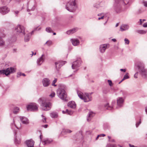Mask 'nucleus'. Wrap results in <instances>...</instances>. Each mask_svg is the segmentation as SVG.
I'll return each mask as SVG.
<instances>
[{
  "mask_svg": "<svg viewBox=\"0 0 147 147\" xmlns=\"http://www.w3.org/2000/svg\"><path fill=\"white\" fill-rule=\"evenodd\" d=\"M128 73H127L123 77V78L125 80L129 78V77L128 75Z\"/></svg>",
  "mask_w": 147,
  "mask_h": 147,
  "instance_id": "nucleus-37",
  "label": "nucleus"
},
{
  "mask_svg": "<svg viewBox=\"0 0 147 147\" xmlns=\"http://www.w3.org/2000/svg\"><path fill=\"white\" fill-rule=\"evenodd\" d=\"M28 111H36L38 110V105L35 103H32L27 106Z\"/></svg>",
  "mask_w": 147,
  "mask_h": 147,
  "instance_id": "nucleus-7",
  "label": "nucleus"
},
{
  "mask_svg": "<svg viewBox=\"0 0 147 147\" xmlns=\"http://www.w3.org/2000/svg\"><path fill=\"white\" fill-rule=\"evenodd\" d=\"M138 72H137L134 75V77L136 78H138Z\"/></svg>",
  "mask_w": 147,
  "mask_h": 147,
  "instance_id": "nucleus-49",
  "label": "nucleus"
},
{
  "mask_svg": "<svg viewBox=\"0 0 147 147\" xmlns=\"http://www.w3.org/2000/svg\"><path fill=\"white\" fill-rule=\"evenodd\" d=\"M15 13L16 14H17L19 13V11H15Z\"/></svg>",
  "mask_w": 147,
  "mask_h": 147,
  "instance_id": "nucleus-61",
  "label": "nucleus"
},
{
  "mask_svg": "<svg viewBox=\"0 0 147 147\" xmlns=\"http://www.w3.org/2000/svg\"><path fill=\"white\" fill-rule=\"evenodd\" d=\"M20 119L23 123L27 124L29 123V120L26 117L22 116L20 117Z\"/></svg>",
  "mask_w": 147,
  "mask_h": 147,
  "instance_id": "nucleus-16",
  "label": "nucleus"
},
{
  "mask_svg": "<svg viewBox=\"0 0 147 147\" xmlns=\"http://www.w3.org/2000/svg\"><path fill=\"white\" fill-rule=\"evenodd\" d=\"M45 59L44 54L42 55L41 56L38 58L37 61V63L38 65H40L43 62Z\"/></svg>",
  "mask_w": 147,
  "mask_h": 147,
  "instance_id": "nucleus-13",
  "label": "nucleus"
},
{
  "mask_svg": "<svg viewBox=\"0 0 147 147\" xmlns=\"http://www.w3.org/2000/svg\"><path fill=\"white\" fill-rule=\"evenodd\" d=\"M129 28V26L128 24H123L120 27V30L121 31L127 30Z\"/></svg>",
  "mask_w": 147,
  "mask_h": 147,
  "instance_id": "nucleus-17",
  "label": "nucleus"
},
{
  "mask_svg": "<svg viewBox=\"0 0 147 147\" xmlns=\"http://www.w3.org/2000/svg\"><path fill=\"white\" fill-rule=\"evenodd\" d=\"M115 102L113 101L112 102V105L110 106L109 104L107 103L104 105V108L107 110H111L113 108L114 105L115 104Z\"/></svg>",
  "mask_w": 147,
  "mask_h": 147,
  "instance_id": "nucleus-14",
  "label": "nucleus"
},
{
  "mask_svg": "<svg viewBox=\"0 0 147 147\" xmlns=\"http://www.w3.org/2000/svg\"><path fill=\"white\" fill-rule=\"evenodd\" d=\"M124 41L125 44H127L128 45L129 44V41L128 39L126 38H125L124 39Z\"/></svg>",
  "mask_w": 147,
  "mask_h": 147,
  "instance_id": "nucleus-38",
  "label": "nucleus"
},
{
  "mask_svg": "<svg viewBox=\"0 0 147 147\" xmlns=\"http://www.w3.org/2000/svg\"><path fill=\"white\" fill-rule=\"evenodd\" d=\"M81 63V61L80 59L73 62L71 66L72 69L77 70L78 68L80 66Z\"/></svg>",
  "mask_w": 147,
  "mask_h": 147,
  "instance_id": "nucleus-9",
  "label": "nucleus"
},
{
  "mask_svg": "<svg viewBox=\"0 0 147 147\" xmlns=\"http://www.w3.org/2000/svg\"><path fill=\"white\" fill-rule=\"evenodd\" d=\"M112 41L114 42H115L116 41V40L115 39V38H113L112 39Z\"/></svg>",
  "mask_w": 147,
  "mask_h": 147,
  "instance_id": "nucleus-59",
  "label": "nucleus"
},
{
  "mask_svg": "<svg viewBox=\"0 0 147 147\" xmlns=\"http://www.w3.org/2000/svg\"><path fill=\"white\" fill-rule=\"evenodd\" d=\"M65 131L66 133H71L72 132V131H71L70 130H69V129H65Z\"/></svg>",
  "mask_w": 147,
  "mask_h": 147,
  "instance_id": "nucleus-48",
  "label": "nucleus"
},
{
  "mask_svg": "<svg viewBox=\"0 0 147 147\" xmlns=\"http://www.w3.org/2000/svg\"><path fill=\"white\" fill-rule=\"evenodd\" d=\"M46 31L48 32H52L53 30L51 28L48 27L46 28Z\"/></svg>",
  "mask_w": 147,
  "mask_h": 147,
  "instance_id": "nucleus-33",
  "label": "nucleus"
},
{
  "mask_svg": "<svg viewBox=\"0 0 147 147\" xmlns=\"http://www.w3.org/2000/svg\"><path fill=\"white\" fill-rule=\"evenodd\" d=\"M137 67L139 70V72L143 78H147V70L144 68V65L143 63L141 61L138 62Z\"/></svg>",
  "mask_w": 147,
  "mask_h": 147,
  "instance_id": "nucleus-1",
  "label": "nucleus"
},
{
  "mask_svg": "<svg viewBox=\"0 0 147 147\" xmlns=\"http://www.w3.org/2000/svg\"><path fill=\"white\" fill-rule=\"evenodd\" d=\"M121 3L119 0H115L113 9L116 13H119L121 11V7L120 6Z\"/></svg>",
  "mask_w": 147,
  "mask_h": 147,
  "instance_id": "nucleus-6",
  "label": "nucleus"
},
{
  "mask_svg": "<svg viewBox=\"0 0 147 147\" xmlns=\"http://www.w3.org/2000/svg\"><path fill=\"white\" fill-rule=\"evenodd\" d=\"M46 118L45 117L44 118V119H43L42 120V122L44 123H46Z\"/></svg>",
  "mask_w": 147,
  "mask_h": 147,
  "instance_id": "nucleus-52",
  "label": "nucleus"
},
{
  "mask_svg": "<svg viewBox=\"0 0 147 147\" xmlns=\"http://www.w3.org/2000/svg\"><path fill=\"white\" fill-rule=\"evenodd\" d=\"M120 70L121 71H123L124 72H125L126 71V69H121Z\"/></svg>",
  "mask_w": 147,
  "mask_h": 147,
  "instance_id": "nucleus-53",
  "label": "nucleus"
},
{
  "mask_svg": "<svg viewBox=\"0 0 147 147\" xmlns=\"http://www.w3.org/2000/svg\"><path fill=\"white\" fill-rule=\"evenodd\" d=\"M107 47V44H103L100 45L99 49L101 53H104Z\"/></svg>",
  "mask_w": 147,
  "mask_h": 147,
  "instance_id": "nucleus-18",
  "label": "nucleus"
},
{
  "mask_svg": "<svg viewBox=\"0 0 147 147\" xmlns=\"http://www.w3.org/2000/svg\"><path fill=\"white\" fill-rule=\"evenodd\" d=\"M35 9V7L34 6L31 9V10L32 11H33Z\"/></svg>",
  "mask_w": 147,
  "mask_h": 147,
  "instance_id": "nucleus-63",
  "label": "nucleus"
},
{
  "mask_svg": "<svg viewBox=\"0 0 147 147\" xmlns=\"http://www.w3.org/2000/svg\"><path fill=\"white\" fill-rule=\"evenodd\" d=\"M65 62L58 61L56 62L55 63L56 67L57 69L60 68L61 66L65 64Z\"/></svg>",
  "mask_w": 147,
  "mask_h": 147,
  "instance_id": "nucleus-20",
  "label": "nucleus"
},
{
  "mask_svg": "<svg viewBox=\"0 0 147 147\" xmlns=\"http://www.w3.org/2000/svg\"><path fill=\"white\" fill-rule=\"evenodd\" d=\"M109 90L107 89H104L103 91V93L106 94L108 92Z\"/></svg>",
  "mask_w": 147,
  "mask_h": 147,
  "instance_id": "nucleus-40",
  "label": "nucleus"
},
{
  "mask_svg": "<svg viewBox=\"0 0 147 147\" xmlns=\"http://www.w3.org/2000/svg\"><path fill=\"white\" fill-rule=\"evenodd\" d=\"M5 45V41L2 38L0 37V46H3Z\"/></svg>",
  "mask_w": 147,
  "mask_h": 147,
  "instance_id": "nucleus-30",
  "label": "nucleus"
},
{
  "mask_svg": "<svg viewBox=\"0 0 147 147\" xmlns=\"http://www.w3.org/2000/svg\"><path fill=\"white\" fill-rule=\"evenodd\" d=\"M124 101V98L122 97H119L117 99V103L119 107H121Z\"/></svg>",
  "mask_w": 147,
  "mask_h": 147,
  "instance_id": "nucleus-11",
  "label": "nucleus"
},
{
  "mask_svg": "<svg viewBox=\"0 0 147 147\" xmlns=\"http://www.w3.org/2000/svg\"><path fill=\"white\" fill-rule=\"evenodd\" d=\"M25 33L26 35L25 37L24 41L26 42H28L30 38V33L27 34L26 32Z\"/></svg>",
  "mask_w": 147,
  "mask_h": 147,
  "instance_id": "nucleus-25",
  "label": "nucleus"
},
{
  "mask_svg": "<svg viewBox=\"0 0 147 147\" xmlns=\"http://www.w3.org/2000/svg\"><path fill=\"white\" fill-rule=\"evenodd\" d=\"M140 24H141L142 22V20L140 19Z\"/></svg>",
  "mask_w": 147,
  "mask_h": 147,
  "instance_id": "nucleus-62",
  "label": "nucleus"
},
{
  "mask_svg": "<svg viewBox=\"0 0 147 147\" xmlns=\"http://www.w3.org/2000/svg\"><path fill=\"white\" fill-rule=\"evenodd\" d=\"M104 18V16H103L99 18H98V20H100V19H103Z\"/></svg>",
  "mask_w": 147,
  "mask_h": 147,
  "instance_id": "nucleus-54",
  "label": "nucleus"
},
{
  "mask_svg": "<svg viewBox=\"0 0 147 147\" xmlns=\"http://www.w3.org/2000/svg\"><path fill=\"white\" fill-rule=\"evenodd\" d=\"M109 147H116L115 144H111L109 145Z\"/></svg>",
  "mask_w": 147,
  "mask_h": 147,
  "instance_id": "nucleus-50",
  "label": "nucleus"
},
{
  "mask_svg": "<svg viewBox=\"0 0 147 147\" xmlns=\"http://www.w3.org/2000/svg\"><path fill=\"white\" fill-rule=\"evenodd\" d=\"M5 36L3 30L0 29V37L3 38L5 37Z\"/></svg>",
  "mask_w": 147,
  "mask_h": 147,
  "instance_id": "nucleus-29",
  "label": "nucleus"
},
{
  "mask_svg": "<svg viewBox=\"0 0 147 147\" xmlns=\"http://www.w3.org/2000/svg\"><path fill=\"white\" fill-rule=\"evenodd\" d=\"M9 39L10 41V42L12 43H13L16 41V38L15 36H13L12 37L10 38Z\"/></svg>",
  "mask_w": 147,
  "mask_h": 147,
  "instance_id": "nucleus-27",
  "label": "nucleus"
},
{
  "mask_svg": "<svg viewBox=\"0 0 147 147\" xmlns=\"http://www.w3.org/2000/svg\"><path fill=\"white\" fill-rule=\"evenodd\" d=\"M51 117L53 118H56L58 116L57 113L55 112H53L50 114Z\"/></svg>",
  "mask_w": 147,
  "mask_h": 147,
  "instance_id": "nucleus-24",
  "label": "nucleus"
},
{
  "mask_svg": "<svg viewBox=\"0 0 147 147\" xmlns=\"http://www.w3.org/2000/svg\"><path fill=\"white\" fill-rule=\"evenodd\" d=\"M57 94L58 97L61 99L65 101L67 98V94L65 90L61 88L57 90Z\"/></svg>",
  "mask_w": 147,
  "mask_h": 147,
  "instance_id": "nucleus-5",
  "label": "nucleus"
},
{
  "mask_svg": "<svg viewBox=\"0 0 147 147\" xmlns=\"http://www.w3.org/2000/svg\"><path fill=\"white\" fill-rule=\"evenodd\" d=\"M14 142L15 144H19L20 142V139L19 140H17L16 137Z\"/></svg>",
  "mask_w": 147,
  "mask_h": 147,
  "instance_id": "nucleus-34",
  "label": "nucleus"
},
{
  "mask_svg": "<svg viewBox=\"0 0 147 147\" xmlns=\"http://www.w3.org/2000/svg\"><path fill=\"white\" fill-rule=\"evenodd\" d=\"M9 70H10V72L11 73H13L16 71V69L15 68L11 67L10 68H9Z\"/></svg>",
  "mask_w": 147,
  "mask_h": 147,
  "instance_id": "nucleus-35",
  "label": "nucleus"
},
{
  "mask_svg": "<svg viewBox=\"0 0 147 147\" xmlns=\"http://www.w3.org/2000/svg\"><path fill=\"white\" fill-rule=\"evenodd\" d=\"M66 111L68 114L69 115H71L73 113L71 111H69L68 109L66 110Z\"/></svg>",
  "mask_w": 147,
  "mask_h": 147,
  "instance_id": "nucleus-43",
  "label": "nucleus"
},
{
  "mask_svg": "<svg viewBox=\"0 0 147 147\" xmlns=\"http://www.w3.org/2000/svg\"><path fill=\"white\" fill-rule=\"evenodd\" d=\"M145 111L146 113L147 114V107L145 108Z\"/></svg>",
  "mask_w": 147,
  "mask_h": 147,
  "instance_id": "nucleus-64",
  "label": "nucleus"
},
{
  "mask_svg": "<svg viewBox=\"0 0 147 147\" xmlns=\"http://www.w3.org/2000/svg\"><path fill=\"white\" fill-rule=\"evenodd\" d=\"M47 44L48 46H50L51 45L52 42L50 41H48L45 43V44Z\"/></svg>",
  "mask_w": 147,
  "mask_h": 147,
  "instance_id": "nucleus-41",
  "label": "nucleus"
},
{
  "mask_svg": "<svg viewBox=\"0 0 147 147\" xmlns=\"http://www.w3.org/2000/svg\"><path fill=\"white\" fill-rule=\"evenodd\" d=\"M48 126V125H47V124L42 126L45 128H47V127Z\"/></svg>",
  "mask_w": 147,
  "mask_h": 147,
  "instance_id": "nucleus-56",
  "label": "nucleus"
},
{
  "mask_svg": "<svg viewBox=\"0 0 147 147\" xmlns=\"http://www.w3.org/2000/svg\"><path fill=\"white\" fill-rule=\"evenodd\" d=\"M16 31L19 33H21V34L24 35L26 33L25 32V28L23 26L20 25H18L16 28Z\"/></svg>",
  "mask_w": 147,
  "mask_h": 147,
  "instance_id": "nucleus-8",
  "label": "nucleus"
},
{
  "mask_svg": "<svg viewBox=\"0 0 147 147\" xmlns=\"http://www.w3.org/2000/svg\"><path fill=\"white\" fill-rule=\"evenodd\" d=\"M75 0H71L68 2L66 5V9L70 12H73L76 7Z\"/></svg>",
  "mask_w": 147,
  "mask_h": 147,
  "instance_id": "nucleus-3",
  "label": "nucleus"
},
{
  "mask_svg": "<svg viewBox=\"0 0 147 147\" xmlns=\"http://www.w3.org/2000/svg\"><path fill=\"white\" fill-rule=\"evenodd\" d=\"M2 71H3V73H2L3 74H5V75L7 76L10 74V70H9V68H7L5 70L3 69Z\"/></svg>",
  "mask_w": 147,
  "mask_h": 147,
  "instance_id": "nucleus-23",
  "label": "nucleus"
},
{
  "mask_svg": "<svg viewBox=\"0 0 147 147\" xmlns=\"http://www.w3.org/2000/svg\"><path fill=\"white\" fill-rule=\"evenodd\" d=\"M137 32L140 34H146V31H145L144 30H138L137 31Z\"/></svg>",
  "mask_w": 147,
  "mask_h": 147,
  "instance_id": "nucleus-31",
  "label": "nucleus"
},
{
  "mask_svg": "<svg viewBox=\"0 0 147 147\" xmlns=\"http://www.w3.org/2000/svg\"><path fill=\"white\" fill-rule=\"evenodd\" d=\"M141 123V121L140 120L139 122H137L136 123V126L137 127Z\"/></svg>",
  "mask_w": 147,
  "mask_h": 147,
  "instance_id": "nucleus-47",
  "label": "nucleus"
},
{
  "mask_svg": "<svg viewBox=\"0 0 147 147\" xmlns=\"http://www.w3.org/2000/svg\"><path fill=\"white\" fill-rule=\"evenodd\" d=\"M19 107H14L13 112L14 113L16 114L19 111Z\"/></svg>",
  "mask_w": 147,
  "mask_h": 147,
  "instance_id": "nucleus-28",
  "label": "nucleus"
},
{
  "mask_svg": "<svg viewBox=\"0 0 147 147\" xmlns=\"http://www.w3.org/2000/svg\"><path fill=\"white\" fill-rule=\"evenodd\" d=\"M94 115V114L92 112H90L87 118V120L88 121H90V119H89L90 118L93 117Z\"/></svg>",
  "mask_w": 147,
  "mask_h": 147,
  "instance_id": "nucleus-26",
  "label": "nucleus"
},
{
  "mask_svg": "<svg viewBox=\"0 0 147 147\" xmlns=\"http://www.w3.org/2000/svg\"><path fill=\"white\" fill-rule=\"evenodd\" d=\"M77 30V28H74L72 29L68 30L67 31L66 33L68 34H71L76 32Z\"/></svg>",
  "mask_w": 147,
  "mask_h": 147,
  "instance_id": "nucleus-22",
  "label": "nucleus"
},
{
  "mask_svg": "<svg viewBox=\"0 0 147 147\" xmlns=\"http://www.w3.org/2000/svg\"><path fill=\"white\" fill-rule=\"evenodd\" d=\"M108 82L109 83V85L110 86H111L113 85V83L112 82L111 80H108Z\"/></svg>",
  "mask_w": 147,
  "mask_h": 147,
  "instance_id": "nucleus-45",
  "label": "nucleus"
},
{
  "mask_svg": "<svg viewBox=\"0 0 147 147\" xmlns=\"http://www.w3.org/2000/svg\"><path fill=\"white\" fill-rule=\"evenodd\" d=\"M19 75H20V76H25V74H24V73H22V74L20 73V74H19Z\"/></svg>",
  "mask_w": 147,
  "mask_h": 147,
  "instance_id": "nucleus-55",
  "label": "nucleus"
},
{
  "mask_svg": "<svg viewBox=\"0 0 147 147\" xmlns=\"http://www.w3.org/2000/svg\"><path fill=\"white\" fill-rule=\"evenodd\" d=\"M77 94L78 96L82 99L84 100V102H88L92 100L91 94L86 93L84 94L82 92L78 91Z\"/></svg>",
  "mask_w": 147,
  "mask_h": 147,
  "instance_id": "nucleus-2",
  "label": "nucleus"
},
{
  "mask_svg": "<svg viewBox=\"0 0 147 147\" xmlns=\"http://www.w3.org/2000/svg\"><path fill=\"white\" fill-rule=\"evenodd\" d=\"M38 28V27H36V28H35L34 29V30L32 31V32H31V33H30V35H32L33 34L34 32L35 31L37 30V29Z\"/></svg>",
  "mask_w": 147,
  "mask_h": 147,
  "instance_id": "nucleus-46",
  "label": "nucleus"
},
{
  "mask_svg": "<svg viewBox=\"0 0 147 147\" xmlns=\"http://www.w3.org/2000/svg\"><path fill=\"white\" fill-rule=\"evenodd\" d=\"M71 41L73 45L75 46H77L80 44L79 40L76 38L71 39Z\"/></svg>",
  "mask_w": 147,
  "mask_h": 147,
  "instance_id": "nucleus-19",
  "label": "nucleus"
},
{
  "mask_svg": "<svg viewBox=\"0 0 147 147\" xmlns=\"http://www.w3.org/2000/svg\"><path fill=\"white\" fill-rule=\"evenodd\" d=\"M129 0H119V1L121 2V3H124L125 5L127 4Z\"/></svg>",
  "mask_w": 147,
  "mask_h": 147,
  "instance_id": "nucleus-32",
  "label": "nucleus"
},
{
  "mask_svg": "<svg viewBox=\"0 0 147 147\" xmlns=\"http://www.w3.org/2000/svg\"><path fill=\"white\" fill-rule=\"evenodd\" d=\"M3 72H4L3 71H2V70H0V75L3 74L2 73H3Z\"/></svg>",
  "mask_w": 147,
  "mask_h": 147,
  "instance_id": "nucleus-58",
  "label": "nucleus"
},
{
  "mask_svg": "<svg viewBox=\"0 0 147 147\" xmlns=\"http://www.w3.org/2000/svg\"><path fill=\"white\" fill-rule=\"evenodd\" d=\"M26 143L28 147H33L34 142L32 140H30L26 141Z\"/></svg>",
  "mask_w": 147,
  "mask_h": 147,
  "instance_id": "nucleus-15",
  "label": "nucleus"
},
{
  "mask_svg": "<svg viewBox=\"0 0 147 147\" xmlns=\"http://www.w3.org/2000/svg\"><path fill=\"white\" fill-rule=\"evenodd\" d=\"M9 11V9L6 6H4L0 8V13L2 14H6Z\"/></svg>",
  "mask_w": 147,
  "mask_h": 147,
  "instance_id": "nucleus-10",
  "label": "nucleus"
},
{
  "mask_svg": "<svg viewBox=\"0 0 147 147\" xmlns=\"http://www.w3.org/2000/svg\"><path fill=\"white\" fill-rule=\"evenodd\" d=\"M57 80V79L55 78L54 80L53 81V82L52 84V86H57V85L55 84L56 83Z\"/></svg>",
  "mask_w": 147,
  "mask_h": 147,
  "instance_id": "nucleus-36",
  "label": "nucleus"
},
{
  "mask_svg": "<svg viewBox=\"0 0 147 147\" xmlns=\"http://www.w3.org/2000/svg\"><path fill=\"white\" fill-rule=\"evenodd\" d=\"M129 145L130 147H137V146H135L134 145H132L130 144H129Z\"/></svg>",
  "mask_w": 147,
  "mask_h": 147,
  "instance_id": "nucleus-57",
  "label": "nucleus"
},
{
  "mask_svg": "<svg viewBox=\"0 0 147 147\" xmlns=\"http://www.w3.org/2000/svg\"><path fill=\"white\" fill-rule=\"evenodd\" d=\"M11 128H13L14 127H15L17 129H19V127L18 126H17L15 124H12L11 125Z\"/></svg>",
  "mask_w": 147,
  "mask_h": 147,
  "instance_id": "nucleus-39",
  "label": "nucleus"
},
{
  "mask_svg": "<svg viewBox=\"0 0 147 147\" xmlns=\"http://www.w3.org/2000/svg\"><path fill=\"white\" fill-rule=\"evenodd\" d=\"M142 3L144 5L145 7H147V1H143L142 2Z\"/></svg>",
  "mask_w": 147,
  "mask_h": 147,
  "instance_id": "nucleus-44",
  "label": "nucleus"
},
{
  "mask_svg": "<svg viewBox=\"0 0 147 147\" xmlns=\"http://www.w3.org/2000/svg\"><path fill=\"white\" fill-rule=\"evenodd\" d=\"M38 101L39 102H42L41 106L43 110L47 111L50 110L51 107V103L50 102H46L42 100V98H40Z\"/></svg>",
  "mask_w": 147,
  "mask_h": 147,
  "instance_id": "nucleus-4",
  "label": "nucleus"
},
{
  "mask_svg": "<svg viewBox=\"0 0 147 147\" xmlns=\"http://www.w3.org/2000/svg\"><path fill=\"white\" fill-rule=\"evenodd\" d=\"M143 26L144 27H147V23H144L143 24Z\"/></svg>",
  "mask_w": 147,
  "mask_h": 147,
  "instance_id": "nucleus-51",
  "label": "nucleus"
},
{
  "mask_svg": "<svg viewBox=\"0 0 147 147\" xmlns=\"http://www.w3.org/2000/svg\"><path fill=\"white\" fill-rule=\"evenodd\" d=\"M40 141L41 140L42 138V135H40Z\"/></svg>",
  "mask_w": 147,
  "mask_h": 147,
  "instance_id": "nucleus-60",
  "label": "nucleus"
},
{
  "mask_svg": "<svg viewBox=\"0 0 147 147\" xmlns=\"http://www.w3.org/2000/svg\"><path fill=\"white\" fill-rule=\"evenodd\" d=\"M55 95V93L54 92H52L50 95V96L52 98L54 97Z\"/></svg>",
  "mask_w": 147,
  "mask_h": 147,
  "instance_id": "nucleus-42",
  "label": "nucleus"
},
{
  "mask_svg": "<svg viewBox=\"0 0 147 147\" xmlns=\"http://www.w3.org/2000/svg\"><path fill=\"white\" fill-rule=\"evenodd\" d=\"M67 105L69 107L72 109H75L76 107V104L75 102L73 101L69 102Z\"/></svg>",
  "mask_w": 147,
  "mask_h": 147,
  "instance_id": "nucleus-21",
  "label": "nucleus"
},
{
  "mask_svg": "<svg viewBox=\"0 0 147 147\" xmlns=\"http://www.w3.org/2000/svg\"><path fill=\"white\" fill-rule=\"evenodd\" d=\"M42 83L44 86L47 87L50 84V80L48 78H44L42 80Z\"/></svg>",
  "mask_w": 147,
  "mask_h": 147,
  "instance_id": "nucleus-12",
  "label": "nucleus"
}]
</instances>
